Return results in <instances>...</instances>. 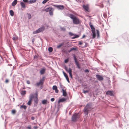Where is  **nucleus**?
<instances>
[{"instance_id": "61", "label": "nucleus", "mask_w": 129, "mask_h": 129, "mask_svg": "<svg viewBox=\"0 0 129 129\" xmlns=\"http://www.w3.org/2000/svg\"><path fill=\"white\" fill-rule=\"evenodd\" d=\"M65 69L66 71H68V68H67V67L66 66H65Z\"/></svg>"}, {"instance_id": "64", "label": "nucleus", "mask_w": 129, "mask_h": 129, "mask_svg": "<svg viewBox=\"0 0 129 129\" xmlns=\"http://www.w3.org/2000/svg\"><path fill=\"white\" fill-rule=\"evenodd\" d=\"M69 74L70 77H71V78H72V73Z\"/></svg>"}, {"instance_id": "27", "label": "nucleus", "mask_w": 129, "mask_h": 129, "mask_svg": "<svg viewBox=\"0 0 129 129\" xmlns=\"http://www.w3.org/2000/svg\"><path fill=\"white\" fill-rule=\"evenodd\" d=\"M69 16L72 19H73L74 18H75V17H76L72 14H69Z\"/></svg>"}, {"instance_id": "60", "label": "nucleus", "mask_w": 129, "mask_h": 129, "mask_svg": "<svg viewBox=\"0 0 129 129\" xmlns=\"http://www.w3.org/2000/svg\"><path fill=\"white\" fill-rule=\"evenodd\" d=\"M34 58L35 59L37 58H38V57L36 55H35L34 56Z\"/></svg>"}, {"instance_id": "57", "label": "nucleus", "mask_w": 129, "mask_h": 129, "mask_svg": "<svg viewBox=\"0 0 129 129\" xmlns=\"http://www.w3.org/2000/svg\"><path fill=\"white\" fill-rule=\"evenodd\" d=\"M35 118V117L34 116H31V119L32 120H34Z\"/></svg>"}, {"instance_id": "40", "label": "nucleus", "mask_w": 129, "mask_h": 129, "mask_svg": "<svg viewBox=\"0 0 129 129\" xmlns=\"http://www.w3.org/2000/svg\"><path fill=\"white\" fill-rule=\"evenodd\" d=\"M23 2L24 3H28V0H23Z\"/></svg>"}, {"instance_id": "55", "label": "nucleus", "mask_w": 129, "mask_h": 129, "mask_svg": "<svg viewBox=\"0 0 129 129\" xmlns=\"http://www.w3.org/2000/svg\"><path fill=\"white\" fill-rule=\"evenodd\" d=\"M55 99L54 98H52L51 99V101L52 102H53L54 101Z\"/></svg>"}, {"instance_id": "32", "label": "nucleus", "mask_w": 129, "mask_h": 129, "mask_svg": "<svg viewBox=\"0 0 129 129\" xmlns=\"http://www.w3.org/2000/svg\"><path fill=\"white\" fill-rule=\"evenodd\" d=\"M79 37L78 35H74V37H72V39H74L76 38H78Z\"/></svg>"}, {"instance_id": "47", "label": "nucleus", "mask_w": 129, "mask_h": 129, "mask_svg": "<svg viewBox=\"0 0 129 129\" xmlns=\"http://www.w3.org/2000/svg\"><path fill=\"white\" fill-rule=\"evenodd\" d=\"M44 11L46 12H48V7L47 8H46L45 9H44Z\"/></svg>"}, {"instance_id": "37", "label": "nucleus", "mask_w": 129, "mask_h": 129, "mask_svg": "<svg viewBox=\"0 0 129 129\" xmlns=\"http://www.w3.org/2000/svg\"><path fill=\"white\" fill-rule=\"evenodd\" d=\"M52 88L53 90H56L57 88V87L56 85H54L53 86Z\"/></svg>"}, {"instance_id": "26", "label": "nucleus", "mask_w": 129, "mask_h": 129, "mask_svg": "<svg viewBox=\"0 0 129 129\" xmlns=\"http://www.w3.org/2000/svg\"><path fill=\"white\" fill-rule=\"evenodd\" d=\"M83 8L86 11H88V8L87 6L85 5H83Z\"/></svg>"}, {"instance_id": "3", "label": "nucleus", "mask_w": 129, "mask_h": 129, "mask_svg": "<svg viewBox=\"0 0 129 129\" xmlns=\"http://www.w3.org/2000/svg\"><path fill=\"white\" fill-rule=\"evenodd\" d=\"M79 118L78 113H74L72 116L71 119L72 121L76 122Z\"/></svg>"}, {"instance_id": "53", "label": "nucleus", "mask_w": 129, "mask_h": 129, "mask_svg": "<svg viewBox=\"0 0 129 129\" xmlns=\"http://www.w3.org/2000/svg\"><path fill=\"white\" fill-rule=\"evenodd\" d=\"M26 83L28 84H30V81L29 80H27L26 81Z\"/></svg>"}, {"instance_id": "41", "label": "nucleus", "mask_w": 129, "mask_h": 129, "mask_svg": "<svg viewBox=\"0 0 129 129\" xmlns=\"http://www.w3.org/2000/svg\"><path fill=\"white\" fill-rule=\"evenodd\" d=\"M45 77L44 76H43L42 77V78L40 80H42V82L43 83L44 81L45 80Z\"/></svg>"}, {"instance_id": "38", "label": "nucleus", "mask_w": 129, "mask_h": 129, "mask_svg": "<svg viewBox=\"0 0 129 129\" xmlns=\"http://www.w3.org/2000/svg\"><path fill=\"white\" fill-rule=\"evenodd\" d=\"M96 33L97 34V36L98 37L99 36V30H96Z\"/></svg>"}, {"instance_id": "2", "label": "nucleus", "mask_w": 129, "mask_h": 129, "mask_svg": "<svg viewBox=\"0 0 129 129\" xmlns=\"http://www.w3.org/2000/svg\"><path fill=\"white\" fill-rule=\"evenodd\" d=\"M66 100V99L64 98H62L60 99L58 101V106L56 108V114L59 111V109L62 106L60 105L59 104V103L60 102H63L65 101Z\"/></svg>"}, {"instance_id": "5", "label": "nucleus", "mask_w": 129, "mask_h": 129, "mask_svg": "<svg viewBox=\"0 0 129 129\" xmlns=\"http://www.w3.org/2000/svg\"><path fill=\"white\" fill-rule=\"evenodd\" d=\"M33 95H31V94H30L29 95V101L27 103V104L28 105L30 106L31 105V104L32 101L33 99Z\"/></svg>"}, {"instance_id": "54", "label": "nucleus", "mask_w": 129, "mask_h": 129, "mask_svg": "<svg viewBox=\"0 0 129 129\" xmlns=\"http://www.w3.org/2000/svg\"><path fill=\"white\" fill-rule=\"evenodd\" d=\"M69 35L71 36H72L73 35V34L71 32H69Z\"/></svg>"}, {"instance_id": "63", "label": "nucleus", "mask_w": 129, "mask_h": 129, "mask_svg": "<svg viewBox=\"0 0 129 129\" xmlns=\"http://www.w3.org/2000/svg\"><path fill=\"white\" fill-rule=\"evenodd\" d=\"M85 72H89V71L88 69H86L85 70Z\"/></svg>"}, {"instance_id": "18", "label": "nucleus", "mask_w": 129, "mask_h": 129, "mask_svg": "<svg viewBox=\"0 0 129 129\" xmlns=\"http://www.w3.org/2000/svg\"><path fill=\"white\" fill-rule=\"evenodd\" d=\"M17 0H14L12 2V5L13 6H15L17 4Z\"/></svg>"}, {"instance_id": "36", "label": "nucleus", "mask_w": 129, "mask_h": 129, "mask_svg": "<svg viewBox=\"0 0 129 129\" xmlns=\"http://www.w3.org/2000/svg\"><path fill=\"white\" fill-rule=\"evenodd\" d=\"M53 51V48L52 47H49V52H52Z\"/></svg>"}, {"instance_id": "12", "label": "nucleus", "mask_w": 129, "mask_h": 129, "mask_svg": "<svg viewBox=\"0 0 129 129\" xmlns=\"http://www.w3.org/2000/svg\"><path fill=\"white\" fill-rule=\"evenodd\" d=\"M63 74L64 76L66 78L67 80V81L68 82H69V78L68 77V76L67 75V74L65 73L64 71H63Z\"/></svg>"}, {"instance_id": "52", "label": "nucleus", "mask_w": 129, "mask_h": 129, "mask_svg": "<svg viewBox=\"0 0 129 129\" xmlns=\"http://www.w3.org/2000/svg\"><path fill=\"white\" fill-rule=\"evenodd\" d=\"M9 82V80L8 79H6L5 81V82L6 83H8Z\"/></svg>"}, {"instance_id": "13", "label": "nucleus", "mask_w": 129, "mask_h": 129, "mask_svg": "<svg viewBox=\"0 0 129 129\" xmlns=\"http://www.w3.org/2000/svg\"><path fill=\"white\" fill-rule=\"evenodd\" d=\"M45 29V27L44 26H42L38 29L40 33L43 31Z\"/></svg>"}, {"instance_id": "15", "label": "nucleus", "mask_w": 129, "mask_h": 129, "mask_svg": "<svg viewBox=\"0 0 129 129\" xmlns=\"http://www.w3.org/2000/svg\"><path fill=\"white\" fill-rule=\"evenodd\" d=\"M20 5L21 7L23 8H24L26 7V6L25 4L22 2H20Z\"/></svg>"}, {"instance_id": "56", "label": "nucleus", "mask_w": 129, "mask_h": 129, "mask_svg": "<svg viewBox=\"0 0 129 129\" xmlns=\"http://www.w3.org/2000/svg\"><path fill=\"white\" fill-rule=\"evenodd\" d=\"M27 128L28 129H31V127L30 125H29L28 126H27Z\"/></svg>"}, {"instance_id": "28", "label": "nucleus", "mask_w": 129, "mask_h": 129, "mask_svg": "<svg viewBox=\"0 0 129 129\" xmlns=\"http://www.w3.org/2000/svg\"><path fill=\"white\" fill-rule=\"evenodd\" d=\"M88 44L86 43H84L83 45H82L83 46L82 47V48H85L87 46Z\"/></svg>"}, {"instance_id": "50", "label": "nucleus", "mask_w": 129, "mask_h": 129, "mask_svg": "<svg viewBox=\"0 0 129 129\" xmlns=\"http://www.w3.org/2000/svg\"><path fill=\"white\" fill-rule=\"evenodd\" d=\"M34 94V95H35V96H37V97H38V92L37 91H36V93Z\"/></svg>"}, {"instance_id": "17", "label": "nucleus", "mask_w": 129, "mask_h": 129, "mask_svg": "<svg viewBox=\"0 0 129 129\" xmlns=\"http://www.w3.org/2000/svg\"><path fill=\"white\" fill-rule=\"evenodd\" d=\"M43 83L42 82V80H40L39 82H38L36 83V84L37 86H38L40 85L41 86L43 85Z\"/></svg>"}, {"instance_id": "33", "label": "nucleus", "mask_w": 129, "mask_h": 129, "mask_svg": "<svg viewBox=\"0 0 129 129\" xmlns=\"http://www.w3.org/2000/svg\"><path fill=\"white\" fill-rule=\"evenodd\" d=\"M60 28L61 30L63 31H65L66 30V28L64 27H60Z\"/></svg>"}, {"instance_id": "39", "label": "nucleus", "mask_w": 129, "mask_h": 129, "mask_svg": "<svg viewBox=\"0 0 129 129\" xmlns=\"http://www.w3.org/2000/svg\"><path fill=\"white\" fill-rule=\"evenodd\" d=\"M18 39V37H13L12 39L13 41H15L17 39Z\"/></svg>"}, {"instance_id": "30", "label": "nucleus", "mask_w": 129, "mask_h": 129, "mask_svg": "<svg viewBox=\"0 0 129 129\" xmlns=\"http://www.w3.org/2000/svg\"><path fill=\"white\" fill-rule=\"evenodd\" d=\"M27 14L28 15V18L29 19H30L31 18V14L29 13H27Z\"/></svg>"}, {"instance_id": "42", "label": "nucleus", "mask_w": 129, "mask_h": 129, "mask_svg": "<svg viewBox=\"0 0 129 129\" xmlns=\"http://www.w3.org/2000/svg\"><path fill=\"white\" fill-rule=\"evenodd\" d=\"M45 77L44 76H43L42 77V78L40 80H42V82L43 83L44 81L45 80Z\"/></svg>"}, {"instance_id": "44", "label": "nucleus", "mask_w": 129, "mask_h": 129, "mask_svg": "<svg viewBox=\"0 0 129 129\" xmlns=\"http://www.w3.org/2000/svg\"><path fill=\"white\" fill-rule=\"evenodd\" d=\"M69 61V59L68 58H67L65 60L64 62L65 63H67Z\"/></svg>"}, {"instance_id": "49", "label": "nucleus", "mask_w": 129, "mask_h": 129, "mask_svg": "<svg viewBox=\"0 0 129 129\" xmlns=\"http://www.w3.org/2000/svg\"><path fill=\"white\" fill-rule=\"evenodd\" d=\"M71 50L72 51L73 50H76V49L75 48H73L71 49Z\"/></svg>"}, {"instance_id": "23", "label": "nucleus", "mask_w": 129, "mask_h": 129, "mask_svg": "<svg viewBox=\"0 0 129 129\" xmlns=\"http://www.w3.org/2000/svg\"><path fill=\"white\" fill-rule=\"evenodd\" d=\"M62 91L63 93V95L64 96H66L67 95L66 92L64 90V89H62Z\"/></svg>"}, {"instance_id": "20", "label": "nucleus", "mask_w": 129, "mask_h": 129, "mask_svg": "<svg viewBox=\"0 0 129 129\" xmlns=\"http://www.w3.org/2000/svg\"><path fill=\"white\" fill-rule=\"evenodd\" d=\"M92 33V38H95L96 36V34L95 30H94L91 31Z\"/></svg>"}, {"instance_id": "31", "label": "nucleus", "mask_w": 129, "mask_h": 129, "mask_svg": "<svg viewBox=\"0 0 129 129\" xmlns=\"http://www.w3.org/2000/svg\"><path fill=\"white\" fill-rule=\"evenodd\" d=\"M69 74L72 73V69L70 68H69L68 70V71Z\"/></svg>"}, {"instance_id": "43", "label": "nucleus", "mask_w": 129, "mask_h": 129, "mask_svg": "<svg viewBox=\"0 0 129 129\" xmlns=\"http://www.w3.org/2000/svg\"><path fill=\"white\" fill-rule=\"evenodd\" d=\"M48 1V0H44L42 2V3L43 4H45V3H46V2H47Z\"/></svg>"}, {"instance_id": "7", "label": "nucleus", "mask_w": 129, "mask_h": 129, "mask_svg": "<svg viewBox=\"0 0 129 129\" xmlns=\"http://www.w3.org/2000/svg\"><path fill=\"white\" fill-rule=\"evenodd\" d=\"M96 77L98 80L99 81H102L104 80V78L103 77L100 75H96Z\"/></svg>"}, {"instance_id": "46", "label": "nucleus", "mask_w": 129, "mask_h": 129, "mask_svg": "<svg viewBox=\"0 0 129 129\" xmlns=\"http://www.w3.org/2000/svg\"><path fill=\"white\" fill-rule=\"evenodd\" d=\"M84 43L82 42L81 41H79V45H83Z\"/></svg>"}, {"instance_id": "10", "label": "nucleus", "mask_w": 129, "mask_h": 129, "mask_svg": "<svg viewBox=\"0 0 129 129\" xmlns=\"http://www.w3.org/2000/svg\"><path fill=\"white\" fill-rule=\"evenodd\" d=\"M107 95H109L111 96H113L114 95L113 92L112 91L108 90L106 92Z\"/></svg>"}, {"instance_id": "11", "label": "nucleus", "mask_w": 129, "mask_h": 129, "mask_svg": "<svg viewBox=\"0 0 129 129\" xmlns=\"http://www.w3.org/2000/svg\"><path fill=\"white\" fill-rule=\"evenodd\" d=\"M53 8L49 7V14L50 15H53Z\"/></svg>"}, {"instance_id": "51", "label": "nucleus", "mask_w": 129, "mask_h": 129, "mask_svg": "<svg viewBox=\"0 0 129 129\" xmlns=\"http://www.w3.org/2000/svg\"><path fill=\"white\" fill-rule=\"evenodd\" d=\"M35 38H33L32 39V43H34L35 41Z\"/></svg>"}, {"instance_id": "58", "label": "nucleus", "mask_w": 129, "mask_h": 129, "mask_svg": "<svg viewBox=\"0 0 129 129\" xmlns=\"http://www.w3.org/2000/svg\"><path fill=\"white\" fill-rule=\"evenodd\" d=\"M55 92L56 93H58V90L57 89V88L56 90H55Z\"/></svg>"}, {"instance_id": "25", "label": "nucleus", "mask_w": 129, "mask_h": 129, "mask_svg": "<svg viewBox=\"0 0 129 129\" xmlns=\"http://www.w3.org/2000/svg\"><path fill=\"white\" fill-rule=\"evenodd\" d=\"M9 13L10 15L11 16H14V12L12 10H10Z\"/></svg>"}, {"instance_id": "24", "label": "nucleus", "mask_w": 129, "mask_h": 129, "mask_svg": "<svg viewBox=\"0 0 129 129\" xmlns=\"http://www.w3.org/2000/svg\"><path fill=\"white\" fill-rule=\"evenodd\" d=\"M36 1V0H30L29 1L28 4H31L34 3H35Z\"/></svg>"}, {"instance_id": "1", "label": "nucleus", "mask_w": 129, "mask_h": 129, "mask_svg": "<svg viewBox=\"0 0 129 129\" xmlns=\"http://www.w3.org/2000/svg\"><path fill=\"white\" fill-rule=\"evenodd\" d=\"M91 104L88 103L87 104L84 109V114L85 115H87L88 112H90L91 109Z\"/></svg>"}, {"instance_id": "4", "label": "nucleus", "mask_w": 129, "mask_h": 129, "mask_svg": "<svg viewBox=\"0 0 129 129\" xmlns=\"http://www.w3.org/2000/svg\"><path fill=\"white\" fill-rule=\"evenodd\" d=\"M73 55L74 59V61L76 64V65L77 66V67L78 68V69H80V67L79 62H78L77 60V59L76 57V56L74 54H73Z\"/></svg>"}, {"instance_id": "45", "label": "nucleus", "mask_w": 129, "mask_h": 129, "mask_svg": "<svg viewBox=\"0 0 129 129\" xmlns=\"http://www.w3.org/2000/svg\"><path fill=\"white\" fill-rule=\"evenodd\" d=\"M60 87L61 88H62V89H64V88H65L64 87V86L62 85L61 84H60Z\"/></svg>"}, {"instance_id": "14", "label": "nucleus", "mask_w": 129, "mask_h": 129, "mask_svg": "<svg viewBox=\"0 0 129 129\" xmlns=\"http://www.w3.org/2000/svg\"><path fill=\"white\" fill-rule=\"evenodd\" d=\"M45 72V69L44 68H43L40 70V73L41 75L43 74Z\"/></svg>"}, {"instance_id": "9", "label": "nucleus", "mask_w": 129, "mask_h": 129, "mask_svg": "<svg viewBox=\"0 0 129 129\" xmlns=\"http://www.w3.org/2000/svg\"><path fill=\"white\" fill-rule=\"evenodd\" d=\"M55 6L56 7L58 10H62L64 8V6L62 5H56Z\"/></svg>"}, {"instance_id": "48", "label": "nucleus", "mask_w": 129, "mask_h": 129, "mask_svg": "<svg viewBox=\"0 0 129 129\" xmlns=\"http://www.w3.org/2000/svg\"><path fill=\"white\" fill-rule=\"evenodd\" d=\"M88 92V90H83V92L84 93H87Z\"/></svg>"}, {"instance_id": "34", "label": "nucleus", "mask_w": 129, "mask_h": 129, "mask_svg": "<svg viewBox=\"0 0 129 129\" xmlns=\"http://www.w3.org/2000/svg\"><path fill=\"white\" fill-rule=\"evenodd\" d=\"M16 111L15 109H13L11 111L12 113L14 114H15L16 113Z\"/></svg>"}, {"instance_id": "21", "label": "nucleus", "mask_w": 129, "mask_h": 129, "mask_svg": "<svg viewBox=\"0 0 129 129\" xmlns=\"http://www.w3.org/2000/svg\"><path fill=\"white\" fill-rule=\"evenodd\" d=\"M27 106L25 105H21L20 107V108L24 109L25 110L27 108Z\"/></svg>"}, {"instance_id": "29", "label": "nucleus", "mask_w": 129, "mask_h": 129, "mask_svg": "<svg viewBox=\"0 0 129 129\" xmlns=\"http://www.w3.org/2000/svg\"><path fill=\"white\" fill-rule=\"evenodd\" d=\"M40 33L39 30L38 29H37V30L34 31L33 32V33L34 34H37L38 33Z\"/></svg>"}, {"instance_id": "8", "label": "nucleus", "mask_w": 129, "mask_h": 129, "mask_svg": "<svg viewBox=\"0 0 129 129\" xmlns=\"http://www.w3.org/2000/svg\"><path fill=\"white\" fill-rule=\"evenodd\" d=\"M31 95H33V99L34 101V103L36 104H37L38 102V97H37V96H35L34 94H31Z\"/></svg>"}, {"instance_id": "59", "label": "nucleus", "mask_w": 129, "mask_h": 129, "mask_svg": "<svg viewBox=\"0 0 129 129\" xmlns=\"http://www.w3.org/2000/svg\"><path fill=\"white\" fill-rule=\"evenodd\" d=\"M35 111H36V110L34 108L33 110V111H31V112L32 113H34V112H35Z\"/></svg>"}, {"instance_id": "62", "label": "nucleus", "mask_w": 129, "mask_h": 129, "mask_svg": "<svg viewBox=\"0 0 129 129\" xmlns=\"http://www.w3.org/2000/svg\"><path fill=\"white\" fill-rule=\"evenodd\" d=\"M38 128V127L37 126H35L34 127V129H37Z\"/></svg>"}, {"instance_id": "6", "label": "nucleus", "mask_w": 129, "mask_h": 129, "mask_svg": "<svg viewBox=\"0 0 129 129\" xmlns=\"http://www.w3.org/2000/svg\"><path fill=\"white\" fill-rule=\"evenodd\" d=\"M73 22L75 24H77L79 23V20L78 18L75 17V18L73 19Z\"/></svg>"}, {"instance_id": "16", "label": "nucleus", "mask_w": 129, "mask_h": 129, "mask_svg": "<svg viewBox=\"0 0 129 129\" xmlns=\"http://www.w3.org/2000/svg\"><path fill=\"white\" fill-rule=\"evenodd\" d=\"M89 25L90 26V28L91 29V31L95 30V29L93 25L91 24V22H89Z\"/></svg>"}, {"instance_id": "35", "label": "nucleus", "mask_w": 129, "mask_h": 129, "mask_svg": "<svg viewBox=\"0 0 129 129\" xmlns=\"http://www.w3.org/2000/svg\"><path fill=\"white\" fill-rule=\"evenodd\" d=\"M63 43H62L60 44L59 45L57 46V48H59L61 46H62L63 45Z\"/></svg>"}, {"instance_id": "22", "label": "nucleus", "mask_w": 129, "mask_h": 129, "mask_svg": "<svg viewBox=\"0 0 129 129\" xmlns=\"http://www.w3.org/2000/svg\"><path fill=\"white\" fill-rule=\"evenodd\" d=\"M20 93L22 95H24L26 93V91L25 90H22L21 91Z\"/></svg>"}, {"instance_id": "19", "label": "nucleus", "mask_w": 129, "mask_h": 129, "mask_svg": "<svg viewBox=\"0 0 129 129\" xmlns=\"http://www.w3.org/2000/svg\"><path fill=\"white\" fill-rule=\"evenodd\" d=\"M47 100L45 99H44L42 101V103L43 105H45L47 103Z\"/></svg>"}]
</instances>
